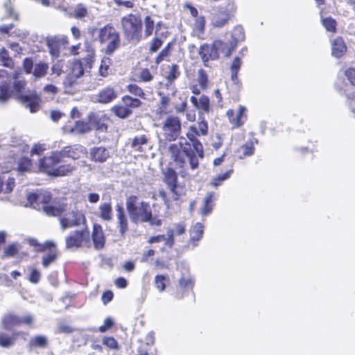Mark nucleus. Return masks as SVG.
Segmentation results:
<instances>
[{"label":"nucleus","instance_id":"f257e3e1","mask_svg":"<svg viewBox=\"0 0 355 355\" xmlns=\"http://www.w3.org/2000/svg\"><path fill=\"white\" fill-rule=\"evenodd\" d=\"M125 207L133 223H149L156 226L162 224L161 219L153 216L150 204L136 196H130L127 198Z\"/></svg>","mask_w":355,"mask_h":355},{"label":"nucleus","instance_id":"f03ea898","mask_svg":"<svg viewBox=\"0 0 355 355\" xmlns=\"http://www.w3.org/2000/svg\"><path fill=\"white\" fill-rule=\"evenodd\" d=\"M44 211L49 216H59L60 227L62 231L86 225L85 215L75 209L63 206H44Z\"/></svg>","mask_w":355,"mask_h":355},{"label":"nucleus","instance_id":"7ed1b4c3","mask_svg":"<svg viewBox=\"0 0 355 355\" xmlns=\"http://www.w3.org/2000/svg\"><path fill=\"white\" fill-rule=\"evenodd\" d=\"M26 86V81L19 73L10 76L5 69H0V102H6L15 91L19 94Z\"/></svg>","mask_w":355,"mask_h":355},{"label":"nucleus","instance_id":"20e7f679","mask_svg":"<svg viewBox=\"0 0 355 355\" xmlns=\"http://www.w3.org/2000/svg\"><path fill=\"white\" fill-rule=\"evenodd\" d=\"M62 159L60 151L52 152L51 155L39 160V169L48 175L53 176H63L71 173L74 169L73 166L70 165L58 166Z\"/></svg>","mask_w":355,"mask_h":355},{"label":"nucleus","instance_id":"39448f33","mask_svg":"<svg viewBox=\"0 0 355 355\" xmlns=\"http://www.w3.org/2000/svg\"><path fill=\"white\" fill-rule=\"evenodd\" d=\"M121 26L125 37L134 44L141 38L142 21L139 16L130 14L121 19Z\"/></svg>","mask_w":355,"mask_h":355},{"label":"nucleus","instance_id":"423d86ee","mask_svg":"<svg viewBox=\"0 0 355 355\" xmlns=\"http://www.w3.org/2000/svg\"><path fill=\"white\" fill-rule=\"evenodd\" d=\"M99 40L105 46V52L110 55L119 46V35L111 26H105L99 31Z\"/></svg>","mask_w":355,"mask_h":355},{"label":"nucleus","instance_id":"0eeeda50","mask_svg":"<svg viewBox=\"0 0 355 355\" xmlns=\"http://www.w3.org/2000/svg\"><path fill=\"white\" fill-rule=\"evenodd\" d=\"M65 241L67 248L90 246V235L87 225H83L80 230L71 232L66 237Z\"/></svg>","mask_w":355,"mask_h":355},{"label":"nucleus","instance_id":"6e6552de","mask_svg":"<svg viewBox=\"0 0 355 355\" xmlns=\"http://www.w3.org/2000/svg\"><path fill=\"white\" fill-rule=\"evenodd\" d=\"M181 132V123L178 117L168 116L163 122L162 126L161 137L165 141H174L175 140Z\"/></svg>","mask_w":355,"mask_h":355},{"label":"nucleus","instance_id":"1a4fd4ad","mask_svg":"<svg viewBox=\"0 0 355 355\" xmlns=\"http://www.w3.org/2000/svg\"><path fill=\"white\" fill-rule=\"evenodd\" d=\"M84 74V69L80 61L74 60L69 63L67 75L64 81L66 88H71L78 83V80Z\"/></svg>","mask_w":355,"mask_h":355},{"label":"nucleus","instance_id":"9d476101","mask_svg":"<svg viewBox=\"0 0 355 355\" xmlns=\"http://www.w3.org/2000/svg\"><path fill=\"white\" fill-rule=\"evenodd\" d=\"M233 12V6L226 9L220 8L218 12L212 15L211 19L212 26L217 28L225 26L232 18Z\"/></svg>","mask_w":355,"mask_h":355},{"label":"nucleus","instance_id":"9b49d317","mask_svg":"<svg viewBox=\"0 0 355 355\" xmlns=\"http://www.w3.org/2000/svg\"><path fill=\"white\" fill-rule=\"evenodd\" d=\"M164 181L171 191L172 198L177 200L180 196V193L177 186L178 175L176 172L171 168H167L164 173Z\"/></svg>","mask_w":355,"mask_h":355},{"label":"nucleus","instance_id":"f8f14e48","mask_svg":"<svg viewBox=\"0 0 355 355\" xmlns=\"http://www.w3.org/2000/svg\"><path fill=\"white\" fill-rule=\"evenodd\" d=\"M19 98L26 107H28L31 113L36 112L40 103V98L35 92H28L25 94H19Z\"/></svg>","mask_w":355,"mask_h":355},{"label":"nucleus","instance_id":"ddd939ff","mask_svg":"<svg viewBox=\"0 0 355 355\" xmlns=\"http://www.w3.org/2000/svg\"><path fill=\"white\" fill-rule=\"evenodd\" d=\"M117 227L121 238L124 239L125 233L128 230V221L125 214L124 209L121 205L116 206Z\"/></svg>","mask_w":355,"mask_h":355},{"label":"nucleus","instance_id":"4468645a","mask_svg":"<svg viewBox=\"0 0 355 355\" xmlns=\"http://www.w3.org/2000/svg\"><path fill=\"white\" fill-rule=\"evenodd\" d=\"M199 55L205 67H208V62L210 60H214L218 58V53L216 51L213 44L211 45H202L199 50Z\"/></svg>","mask_w":355,"mask_h":355},{"label":"nucleus","instance_id":"2eb2a0df","mask_svg":"<svg viewBox=\"0 0 355 355\" xmlns=\"http://www.w3.org/2000/svg\"><path fill=\"white\" fill-rule=\"evenodd\" d=\"M62 159L67 157L73 159L80 158L83 155L86 153V149L81 145L76 144L73 146H67L60 151Z\"/></svg>","mask_w":355,"mask_h":355},{"label":"nucleus","instance_id":"dca6fc26","mask_svg":"<svg viewBox=\"0 0 355 355\" xmlns=\"http://www.w3.org/2000/svg\"><path fill=\"white\" fill-rule=\"evenodd\" d=\"M65 43L66 40L64 38H60L55 36L46 38V45L49 48V53L54 58L59 56L60 47Z\"/></svg>","mask_w":355,"mask_h":355},{"label":"nucleus","instance_id":"f3484780","mask_svg":"<svg viewBox=\"0 0 355 355\" xmlns=\"http://www.w3.org/2000/svg\"><path fill=\"white\" fill-rule=\"evenodd\" d=\"M54 247L55 245L53 243L46 241L44 243V248L40 249L41 251H44L46 249L49 250V252L42 257V266L46 268L57 259V252Z\"/></svg>","mask_w":355,"mask_h":355},{"label":"nucleus","instance_id":"a211bd4d","mask_svg":"<svg viewBox=\"0 0 355 355\" xmlns=\"http://www.w3.org/2000/svg\"><path fill=\"white\" fill-rule=\"evenodd\" d=\"M245 107L240 105L238 110L235 112L233 110L227 111V116L230 122L236 128L241 126L243 123V119L245 117L244 113Z\"/></svg>","mask_w":355,"mask_h":355},{"label":"nucleus","instance_id":"6ab92c4d","mask_svg":"<svg viewBox=\"0 0 355 355\" xmlns=\"http://www.w3.org/2000/svg\"><path fill=\"white\" fill-rule=\"evenodd\" d=\"M187 136L192 144L193 150L196 151V154L198 155L200 158H202L203 147L202 144L196 138V137L198 136V133L197 132V128L194 125L190 126Z\"/></svg>","mask_w":355,"mask_h":355},{"label":"nucleus","instance_id":"aec40b11","mask_svg":"<svg viewBox=\"0 0 355 355\" xmlns=\"http://www.w3.org/2000/svg\"><path fill=\"white\" fill-rule=\"evenodd\" d=\"M90 128L87 123L84 121H76L74 125L67 124L63 127V131L65 133H71L74 135L84 134L89 131Z\"/></svg>","mask_w":355,"mask_h":355},{"label":"nucleus","instance_id":"412c9836","mask_svg":"<svg viewBox=\"0 0 355 355\" xmlns=\"http://www.w3.org/2000/svg\"><path fill=\"white\" fill-rule=\"evenodd\" d=\"M25 334L22 331H15L11 335L4 332H0V346L4 348H10L15 345L17 338Z\"/></svg>","mask_w":355,"mask_h":355},{"label":"nucleus","instance_id":"4be33fe9","mask_svg":"<svg viewBox=\"0 0 355 355\" xmlns=\"http://www.w3.org/2000/svg\"><path fill=\"white\" fill-rule=\"evenodd\" d=\"M92 240L96 250H101L104 247L105 239L103 231L101 226L96 223L93 225Z\"/></svg>","mask_w":355,"mask_h":355},{"label":"nucleus","instance_id":"5701e85b","mask_svg":"<svg viewBox=\"0 0 355 355\" xmlns=\"http://www.w3.org/2000/svg\"><path fill=\"white\" fill-rule=\"evenodd\" d=\"M214 47L216 49V51L218 53V55L223 54L227 57H229L232 51L236 48L235 42H223L221 40H216L213 43Z\"/></svg>","mask_w":355,"mask_h":355},{"label":"nucleus","instance_id":"b1692460","mask_svg":"<svg viewBox=\"0 0 355 355\" xmlns=\"http://www.w3.org/2000/svg\"><path fill=\"white\" fill-rule=\"evenodd\" d=\"M167 236L165 235H157L152 236L148 239L149 243H155L159 242H164L165 245L172 248L174 244V232L173 229L167 230Z\"/></svg>","mask_w":355,"mask_h":355},{"label":"nucleus","instance_id":"393cba45","mask_svg":"<svg viewBox=\"0 0 355 355\" xmlns=\"http://www.w3.org/2000/svg\"><path fill=\"white\" fill-rule=\"evenodd\" d=\"M92 160L98 162H105L110 157V151L104 147H94L90 150Z\"/></svg>","mask_w":355,"mask_h":355},{"label":"nucleus","instance_id":"a878e982","mask_svg":"<svg viewBox=\"0 0 355 355\" xmlns=\"http://www.w3.org/2000/svg\"><path fill=\"white\" fill-rule=\"evenodd\" d=\"M3 327L5 329L9 330L14 327L19 326L22 324V318L16 315L9 313L5 315L1 321Z\"/></svg>","mask_w":355,"mask_h":355},{"label":"nucleus","instance_id":"bb28decb","mask_svg":"<svg viewBox=\"0 0 355 355\" xmlns=\"http://www.w3.org/2000/svg\"><path fill=\"white\" fill-rule=\"evenodd\" d=\"M116 96L115 90L110 87H107L99 92L97 101L102 103H107L115 99Z\"/></svg>","mask_w":355,"mask_h":355},{"label":"nucleus","instance_id":"cd10ccee","mask_svg":"<svg viewBox=\"0 0 355 355\" xmlns=\"http://www.w3.org/2000/svg\"><path fill=\"white\" fill-rule=\"evenodd\" d=\"M331 53L332 55L339 58L346 51V46L344 41L341 37H336L331 42Z\"/></svg>","mask_w":355,"mask_h":355},{"label":"nucleus","instance_id":"c85d7f7f","mask_svg":"<svg viewBox=\"0 0 355 355\" xmlns=\"http://www.w3.org/2000/svg\"><path fill=\"white\" fill-rule=\"evenodd\" d=\"M215 200L214 193L209 192L207 194L203 200L202 205L200 208V213L203 216L209 214L214 207V202Z\"/></svg>","mask_w":355,"mask_h":355},{"label":"nucleus","instance_id":"c756f323","mask_svg":"<svg viewBox=\"0 0 355 355\" xmlns=\"http://www.w3.org/2000/svg\"><path fill=\"white\" fill-rule=\"evenodd\" d=\"M190 101L197 109L202 110L206 113L209 112V100L208 97L205 96H201L199 98H197L195 96H191L190 98Z\"/></svg>","mask_w":355,"mask_h":355},{"label":"nucleus","instance_id":"7c9ffc66","mask_svg":"<svg viewBox=\"0 0 355 355\" xmlns=\"http://www.w3.org/2000/svg\"><path fill=\"white\" fill-rule=\"evenodd\" d=\"M99 217L103 220L110 221L112 219V207L110 202L101 203L98 207Z\"/></svg>","mask_w":355,"mask_h":355},{"label":"nucleus","instance_id":"2f4dec72","mask_svg":"<svg viewBox=\"0 0 355 355\" xmlns=\"http://www.w3.org/2000/svg\"><path fill=\"white\" fill-rule=\"evenodd\" d=\"M48 69L49 64L44 61H40L34 65L32 73L35 78H42L46 76Z\"/></svg>","mask_w":355,"mask_h":355},{"label":"nucleus","instance_id":"473e14b6","mask_svg":"<svg viewBox=\"0 0 355 355\" xmlns=\"http://www.w3.org/2000/svg\"><path fill=\"white\" fill-rule=\"evenodd\" d=\"M205 25V17L202 16L198 17L196 19L195 24L193 25V34L199 38L202 37V35L204 34Z\"/></svg>","mask_w":355,"mask_h":355},{"label":"nucleus","instance_id":"72a5a7b5","mask_svg":"<svg viewBox=\"0 0 355 355\" xmlns=\"http://www.w3.org/2000/svg\"><path fill=\"white\" fill-rule=\"evenodd\" d=\"M48 345V338L44 335H37L29 341V345L33 347L44 348Z\"/></svg>","mask_w":355,"mask_h":355},{"label":"nucleus","instance_id":"f704fd0d","mask_svg":"<svg viewBox=\"0 0 355 355\" xmlns=\"http://www.w3.org/2000/svg\"><path fill=\"white\" fill-rule=\"evenodd\" d=\"M112 60L110 58L105 57L98 67V74L102 77H106L109 75Z\"/></svg>","mask_w":355,"mask_h":355},{"label":"nucleus","instance_id":"c9c22d12","mask_svg":"<svg viewBox=\"0 0 355 355\" xmlns=\"http://www.w3.org/2000/svg\"><path fill=\"white\" fill-rule=\"evenodd\" d=\"M232 173H233V170L230 169L224 173L219 174V175H216V177L213 178L211 179V180L210 181L209 184L212 187L216 188L218 186H220L223 183V181L230 178V176L232 175Z\"/></svg>","mask_w":355,"mask_h":355},{"label":"nucleus","instance_id":"e433bc0d","mask_svg":"<svg viewBox=\"0 0 355 355\" xmlns=\"http://www.w3.org/2000/svg\"><path fill=\"white\" fill-rule=\"evenodd\" d=\"M193 279L189 273H184L179 279V286L184 290L192 288L193 286Z\"/></svg>","mask_w":355,"mask_h":355},{"label":"nucleus","instance_id":"4c0bfd02","mask_svg":"<svg viewBox=\"0 0 355 355\" xmlns=\"http://www.w3.org/2000/svg\"><path fill=\"white\" fill-rule=\"evenodd\" d=\"M112 111L116 116L121 119H125L128 117L132 114V110L126 107L123 104V105H115L112 108Z\"/></svg>","mask_w":355,"mask_h":355},{"label":"nucleus","instance_id":"58836bf2","mask_svg":"<svg viewBox=\"0 0 355 355\" xmlns=\"http://www.w3.org/2000/svg\"><path fill=\"white\" fill-rule=\"evenodd\" d=\"M244 39L245 33L243 28L240 26L235 27L232 35L230 42H235L236 47L238 42L243 41Z\"/></svg>","mask_w":355,"mask_h":355},{"label":"nucleus","instance_id":"ea45409f","mask_svg":"<svg viewBox=\"0 0 355 355\" xmlns=\"http://www.w3.org/2000/svg\"><path fill=\"white\" fill-rule=\"evenodd\" d=\"M203 225L201 223H196L191 230V240L197 241L200 240L203 235Z\"/></svg>","mask_w":355,"mask_h":355},{"label":"nucleus","instance_id":"a19ab883","mask_svg":"<svg viewBox=\"0 0 355 355\" xmlns=\"http://www.w3.org/2000/svg\"><path fill=\"white\" fill-rule=\"evenodd\" d=\"M148 139L145 135H141L139 137H136L132 139L131 146L133 148L139 152L143 151V145H146L147 144Z\"/></svg>","mask_w":355,"mask_h":355},{"label":"nucleus","instance_id":"79ce46f5","mask_svg":"<svg viewBox=\"0 0 355 355\" xmlns=\"http://www.w3.org/2000/svg\"><path fill=\"white\" fill-rule=\"evenodd\" d=\"M155 29V21L150 17L146 16L144 19V36H150Z\"/></svg>","mask_w":355,"mask_h":355},{"label":"nucleus","instance_id":"37998d69","mask_svg":"<svg viewBox=\"0 0 355 355\" xmlns=\"http://www.w3.org/2000/svg\"><path fill=\"white\" fill-rule=\"evenodd\" d=\"M123 103L131 110V108L139 107L141 105V101L139 99L132 98L130 96H125L122 98Z\"/></svg>","mask_w":355,"mask_h":355},{"label":"nucleus","instance_id":"c03bdc74","mask_svg":"<svg viewBox=\"0 0 355 355\" xmlns=\"http://www.w3.org/2000/svg\"><path fill=\"white\" fill-rule=\"evenodd\" d=\"M254 142L250 140L248 141L244 145L241 146L239 152L243 155V157H246L252 155L254 153Z\"/></svg>","mask_w":355,"mask_h":355},{"label":"nucleus","instance_id":"a18cd8bd","mask_svg":"<svg viewBox=\"0 0 355 355\" xmlns=\"http://www.w3.org/2000/svg\"><path fill=\"white\" fill-rule=\"evenodd\" d=\"M241 65V60L239 57H236L231 65V78L233 81L238 78V72Z\"/></svg>","mask_w":355,"mask_h":355},{"label":"nucleus","instance_id":"49530a36","mask_svg":"<svg viewBox=\"0 0 355 355\" xmlns=\"http://www.w3.org/2000/svg\"><path fill=\"white\" fill-rule=\"evenodd\" d=\"M197 132L198 133V137L200 136H205L208 133V124L207 122L205 120L204 117L201 115L199 116Z\"/></svg>","mask_w":355,"mask_h":355},{"label":"nucleus","instance_id":"de8ad7c7","mask_svg":"<svg viewBox=\"0 0 355 355\" xmlns=\"http://www.w3.org/2000/svg\"><path fill=\"white\" fill-rule=\"evenodd\" d=\"M15 187V179L12 178H9L7 180L6 187H3V178L1 175H0V193L3 191L5 193H10L12 191Z\"/></svg>","mask_w":355,"mask_h":355},{"label":"nucleus","instance_id":"09e8293b","mask_svg":"<svg viewBox=\"0 0 355 355\" xmlns=\"http://www.w3.org/2000/svg\"><path fill=\"white\" fill-rule=\"evenodd\" d=\"M38 192L37 193H28L26 196L28 204L26 206H30L35 209H40L41 206L39 204V201L37 200Z\"/></svg>","mask_w":355,"mask_h":355},{"label":"nucleus","instance_id":"8fccbe9b","mask_svg":"<svg viewBox=\"0 0 355 355\" xmlns=\"http://www.w3.org/2000/svg\"><path fill=\"white\" fill-rule=\"evenodd\" d=\"M51 194L48 191H40L38 192L37 200L39 204L41 206V209L44 210V206H49L47 204L51 201Z\"/></svg>","mask_w":355,"mask_h":355},{"label":"nucleus","instance_id":"3c124183","mask_svg":"<svg viewBox=\"0 0 355 355\" xmlns=\"http://www.w3.org/2000/svg\"><path fill=\"white\" fill-rule=\"evenodd\" d=\"M0 60L3 65L7 67H11L13 64L12 59L9 57L8 51L4 49L0 50Z\"/></svg>","mask_w":355,"mask_h":355},{"label":"nucleus","instance_id":"603ef678","mask_svg":"<svg viewBox=\"0 0 355 355\" xmlns=\"http://www.w3.org/2000/svg\"><path fill=\"white\" fill-rule=\"evenodd\" d=\"M187 157L189 159V164L191 169H196L198 167L199 162L198 157H200L196 154V151L192 150L191 153H187Z\"/></svg>","mask_w":355,"mask_h":355},{"label":"nucleus","instance_id":"864d4df0","mask_svg":"<svg viewBox=\"0 0 355 355\" xmlns=\"http://www.w3.org/2000/svg\"><path fill=\"white\" fill-rule=\"evenodd\" d=\"M128 91L132 94L145 98V93L143 89L135 84L129 85L128 87Z\"/></svg>","mask_w":355,"mask_h":355},{"label":"nucleus","instance_id":"5fc2aeb1","mask_svg":"<svg viewBox=\"0 0 355 355\" xmlns=\"http://www.w3.org/2000/svg\"><path fill=\"white\" fill-rule=\"evenodd\" d=\"M168 152L175 161L178 160L181 153V146L180 144H172L170 146Z\"/></svg>","mask_w":355,"mask_h":355},{"label":"nucleus","instance_id":"6e6d98bb","mask_svg":"<svg viewBox=\"0 0 355 355\" xmlns=\"http://www.w3.org/2000/svg\"><path fill=\"white\" fill-rule=\"evenodd\" d=\"M31 160L26 157L21 158L18 164V170L21 172L28 171L31 167Z\"/></svg>","mask_w":355,"mask_h":355},{"label":"nucleus","instance_id":"4d7b16f0","mask_svg":"<svg viewBox=\"0 0 355 355\" xmlns=\"http://www.w3.org/2000/svg\"><path fill=\"white\" fill-rule=\"evenodd\" d=\"M166 277L164 275H157L155 278V284L156 288L161 292L164 291L166 288L165 285Z\"/></svg>","mask_w":355,"mask_h":355},{"label":"nucleus","instance_id":"13d9d810","mask_svg":"<svg viewBox=\"0 0 355 355\" xmlns=\"http://www.w3.org/2000/svg\"><path fill=\"white\" fill-rule=\"evenodd\" d=\"M159 95L161 96L160 100V107H159V113H166V106L168 105L170 98L168 96H166L162 92H159Z\"/></svg>","mask_w":355,"mask_h":355},{"label":"nucleus","instance_id":"bf43d9fd","mask_svg":"<svg viewBox=\"0 0 355 355\" xmlns=\"http://www.w3.org/2000/svg\"><path fill=\"white\" fill-rule=\"evenodd\" d=\"M73 329L65 322H60L58 325L56 333L58 334H70Z\"/></svg>","mask_w":355,"mask_h":355},{"label":"nucleus","instance_id":"052dcab7","mask_svg":"<svg viewBox=\"0 0 355 355\" xmlns=\"http://www.w3.org/2000/svg\"><path fill=\"white\" fill-rule=\"evenodd\" d=\"M323 26L328 31H334L336 29V21L331 18H326L322 21Z\"/></svg>","mask_w":355,"mask_h":355},{"label":"nucleus","instance_id":"680f3d73","mask_svg":"<svg viewBox=\"0 0 355 355\" xmlns=\"http://www.w3.org/2000/svg\"><path fill=\"white\" fill-rule=\"evenodd\" d=\"M87 13V8L83 4H78L75 9V17L82 18L86 16Z\"/></svg>","mask_w":355,"mask_h":355},{"label":"nucleus","instance_id":"e2e57ef3","mask_svg":"<svg viewBox=\"0 0 355 355\" xmlns=\"http://www.w3.org/2000/svg\"><path fill=\"white\" fill-rule=\"evenodd\" d=\"M46 150V145L44 144H35L31 150V155H40Z\"/></svg>","mask_w":355,"mask_h":355},{"label":"nucleus","instance_id":"0e129e2a","mask_svg":"<svg viewBox=\"0 0 355 355\" xmlns=\"http://www.w3.org/2000/svg\"><path fill=\"white\" fill-rule=\"evenodd\" d=\"M23 67L26 73H31L34 68L33 60L31 58H25Z\"/></svg>","mask_w":355,"mask_h":355},{"label":"nucleus","instance_id":"69168bd1","mask_svg":"<svg viewBox=\"0 0 355 355\" xmlns=\"http://www.w3.org/2000/svg\"><path fill=\"white\" fill-rule=\"evenodd\" d=\"M345 75L349 83L355 85V69L349 68L345 71Z\"/></svg>","mask_w":355,"mask_h":355},{"label":"nucleus","instance_id":"338daca9","mask_svg":"<svg viewBox=\"0 0 355 355\" xmlns=\"http://www.w3.org/2000/svg\"><path fill=\"white\" fill-rule=\"evenodd\" d=\"M103 343L104 345H105L106 346L109 347L111 349H116V348H117V342L112 337H105V338H104Z\"/></svg>","mask_w":355,"mask_h":355},{"label":"nucleus","instance_id":"774afa93","mask_svg":"<svg viewBox=\"0 0 355 355\" xmlns=\"http://www.w3.org/2000/svg\"><path fill=\"white\" fill-rule=\"evenodd\" d=\"M162 42L158 38H155L150 43L149 50L151 53L157 51L162 46Z\"/></svg>","mask_w":355,"mask_h":355}]
</instances>
